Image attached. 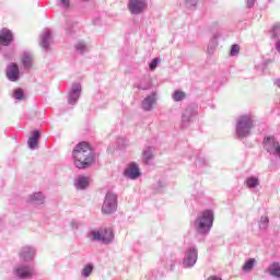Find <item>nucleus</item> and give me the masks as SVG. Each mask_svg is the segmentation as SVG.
<instances>
[{"label":"nucleus","mask_w":280,"mask_h":280,"mask_svg":"<svg viewBox=\"0 0 280 280\" xmlns=\"http://www.w3.org/2000/svg\"><path fill=\"white\" fill-rule=\"evenodd\" d=\"M73 164L78 170H86L91 167L95 161V153L88 142H80L72 151Z\"/></svg>","instance_id":"obj_1"},{"label":"nucleus","mask_w":280,"mask_h":280,"mask_svg":"<svg viewBox=\"0 0 280 280\" xmlns=\"http://www.w3.org/2000/svg\"><path fill=\"white\" fill-rule=\"evenodd\" d=\"M195 226L198 233H201L202 235L209 233L211 226H213V211L205 210L201 215L197 218Z\"/></svg>","instance_id":"obj_2"},{"label":"nucleus","mask_w":280,"mask_h":280,"mask_svg":"<svg viewBox=\"0 0 280 280\" xmlns=\"http://www.w3.org/2000/svg\"><path fill=\"white\" fill-rule=\"evenodd\" d=\"M13 275L18 279H34L36 277V268L33 265H16L13 269Z\"/></svg>","instance_id":"obj_3"},{"label":"nucleus","mask_w":280,"mask_h":280,"mask_svg":"<svg viewBox=\"0 0 280 280\" xmlns=\"http://www.w3.org/2000/svg\"><path fill=\"white\" fill-rule=\"evenodd\" d=\"M253 128V118L250 116H241L237 120L236 132L238 137H248Z\"/></svg>","instance_id":"obj_4"},{"label":"nucleus","mask_w":280,"mask_h":280,"mask_svg":"<svg viewBox=\"0 0 280 280\" xmlns=\"http://www.w3.org/2000/svg\"><path fill=\"white\" fill-rule=\"evenodd\" d=\"M18 257L24 264H32L36 257V248L32 245H24L20 248Z\"/></svg>","instance_id":"obj_5"},{"label":"nucleus","mask_w":280,"mask_h":280,"mask_svg":"<svg viewBox=\"0 0 280 280\" xmlns=\"http://www.w3.org/2000/svg\"><path fill=\"white\" fill-rule=\"evenodd\" d=\"M81 95H82V84L73 83L68 93V104H70L71 106H75Z\"/></svg>","instance_id":"obj_6"},{"label":"nucleus","mask_w":280,"mask_h":280,"mask_svg":"<svg viewBox=\"0 0 280 280\" xmlns=\"http://www.w3.org/2000/svg\"><path fill=\"white\" fill-rule=\"evenodd\" d=\"M148 8L145 0H129V12L131 14H141Z\"/></svg>","instance_id":"obj_7"},{"label":"nucleus","mask_w":280,"mask_h":280,"mask_svg":"<svg viewBox=\"0 0 280 280\" xmlns=\"http://www.w3.org/2000/svg\"><path fill=\"white\" fill-rule=\"evenodd\" d=\"M89 185H91V177L89 176L79 175L74 179V187L80 191L89 189Z\"/></svg>","instance_id":"obj_8"},{"label":"nucleus","mask_w":280,"mask_h":280,"mask_svg":"<svg viewBox=\"0 0 280 280\" xmlns=\"http://www.w3.org/2000/svg\"><path fill=\"white\" fill-rule=\"evenodd\" d=\"M86 237L91 242H100L101 244H106V236L102 230H91L88 232Z\"/></svg>","instance_id":"obj_9"},{"label":"nucleus","mask_w":280,"mask_h":280,"mask_svg":"<svg viewBox=\"0 0 280 280\" xmlns=\"http://www.w3.org/2000/svg\"><path fill=\"white\" fill-rule=\"evenodd\" d=\"M27 202L34 207H40V205H45V195L40 191L33 192L28 196Z\"/></svg>","instance_id":"obj_10"},{"label":"nucleus","mask_w":280,"mask_h":280,"mask_svg":"<svg viewBox=\"0 0 280 280\" xmlns=\"http://www.w3.org/2000/svg\"><path fill=\"white\" fill-rule=\"evenodd\" d=\"M198 261V250L196 248H190L186 254V259H184V266L191 268Z\"/></svg>","instance_id":"obj_11"},{"label":"nucleus","mask_w":280,"mask_h":280,"mask_svg":"<svg viewBox=\"0 0 280 280\" xmlns=\"http://www.w3.org/2000/svg\"><path fill=\"white\" fill-rule=\"evenodd\" d=\"M265 145L268 152L271 154H279L280 144L279 141H276L275 138H266Z\"/></svg>","instance_id":"obj_12"},{"label":"nucleus","mask_w":280,"mask_h":280,"mask_svg":"<svg viewBox=\"0 0 280 280\" xmlns=\"http://www.w3.org/2000/svg\"><path fill=\"white\" fill-rule=\"evenodd\" d=\"M125 176H127V178H131V180H135L141 176V171H139V166L136 163H131L125 171Z\"/></svg>","instance_id":"obj_13"},{"label":"nucleus","mask_w":280,"mask_h":280,"mask_svg":"<svg viewBox=\"0 0 280 280\" xmlns=\"http://www.w3.org/2000/svg\"><path fill=\"white\" fill-rule=\"evenodd\" d=\"M106 200H107L106 213H115V211H117V195L108 192Z\"/></svg>","instance_id":"obj_14"},{"label":"nucleus","mask_w":280,"mask_h":280,"mask_svg":"<svg viewBox=\"0 0 280 280\" xmlns=\"http://www.w3.org/2000/svg\"><path fill=\"white\" fill-rule=\"evenodd\" d=\"M7 77L10 82H16L19 80V65L11 63L7 69Z\"/></svg>","instance_id":"obj_15"},{"label":"nucleus","mask_w":280,"mask_h":280,"mask_svg":"<svg viewBox=\"0 0 280 280\" xmlns=\"http://www.w3.org/2000/svg\"><path fill=\"white\" fill-rule=\"evenodd\" d=\"M39 139H40V131L34 130L27 141L30 150H36V148H38Z\"/></svg>","instance_id":"obj_16"},{"label":"nucleus","mask_w":280,"mask_h":280,"mask_svg":"<svg viewBox=\"0 0 280 280\" xmlns=\"http://www.w3.org/2000/svg\"><path fill=\"white\" fill-rule=\"evenodd\" d=\"M54 45V38L51 36H43L39 40V46L44 51H50Z\"/></svg>","instance_id":"obj_17"},{"label":"nucleus","mask_w":280,"mask_h":280,"mask_svg":"<svg viewBox=\"0 0 280 280\" xmlns=\"http://www.w3.org/2000/svg\"><path fill=\"white\" fill-rule=\"evenodd\" d=\"M34 62V55L31 51H24L22 55V65L25 69H30Z\"/></svg>","instance_id":"obj_18"},{"label":"nucleus","mask_w":280,"mask_h":280,"mask_svg":"<svg viewBox=\"0 0 280 280\" xmlns=\"http://www.w3.org/2000/svg\"><path fill=\"white\" fill-rule=\"evenodd\" d=\"M74 49L77 54H79L80 56H83V54H89V44L82 40L78 42L74 45Z\"/></svg>","instance_id":"obj_19"},{"label":"nucleus","mask_w":280,"mask_h":280,"mask_svg":"<svg viewBox=\"0 0 280 280\" xmlns=\"http://www.w3.org/2000/svg\"><path fill=\"white\" fill-rule=\"evenodd\" d=\"M93 270H95V266L93 264H88L81 269L82 279H89L91 275H93Z\"/></svg>","instance_id":"obj_20"},{"label":"nucleus","mask_w":280,"mask_h":280,"mask_svg":"<svg viewBox=\"0 0 280 280\" xmlns=\"http://www.w3.org/2000/svg\"><path fill=\"white\" fill-rule=\"evenodd\" d=\"M156 104V98L154 96H148L142 102V108L143 110H152V107Z\"/></svg>","instance_id":"obj_21"},{"label":"nucleus","mask_w":280,"mask_h":280,"mask_svg":"<svg viewBox=\"0 0 280 280\" xmlns=\"http://www.w3.org/2000/svg\"><path fill=\"white\" fill-rule=\"evenodd\" d=\"M269 275H271V277H276L277 279L280 278V265H279V262L271 264V266L269 268Z\"/></svg>","instance_id":"obj_22"},{"label":"nucleus","mask_w":280,"mask_h":280,"mask_svg":"<svg viewBox=\"0 0 280 280\" xmlns=\"http://www.w3.org/2000/svg\"><path fill=\"white\" fill-rule=\"evenodd\" d=\"M12 97L13 100H18V102H23L25 100V92H23V89H15Z\"/></svg>","instance_id":"obj_23"},{"label":"nucleus","mask_w":280,"mask_h":280,"mask_svg":"<svg viewBox=\"0 0 280 280\" xmlns=\"http://www.w3.org/2000/svg\"><path fill=\"white\" fill-rule=\"evenodd\" d=\"M246 185L249 188L259 187V178L248 177L247 180H246Z\"/></svg>","instance_id":"obj_24"},{"label":"nucleus","mask_w":280,"mask_h":280,"mask_svg":"<svg viewBox=\"0 0 280 280\" xmlns=\"http://www.w3.org/2000/svg\"><path fill=\"white\" fill-rule=\"evenodd\" d=\"M254 267H255V259H254V258H250V259H248V260L245 262V265H244V267H243V270H244L245 272H250V270H253Z\"/></svg>","instance_id":"obj_25"},{"label":"nucleus","mask_w":280,"mask_h":280,"mask_svg":"<svg viewBox=\"0 0 280 280\" xmlns=\"http://www.w3.org/2000/svg\"><path fill=\"white\" fill-rule=\"evenodd\" d=\"M185 97H187V94H185L183 91H175L173 95L174 102H182V100H185Z\"/></svg>","instance_id":"obj_26"},{"label":"nucleus","mask_w":280,"mask_h":280,"mask_svg":"<svg viewBox=\"0 0 280 280\" xmlns=\"http://www.w3.org/2000/svg\"><path fill=\"white\" fill-rule=\"evenodd\" d=\"M12 43V36H0V45H4V47H8Z\"/></svg>","instance_id":"obj_27"},{"label":"nucleus","mask_w":280,"mask_h":280,"mask_svg":"<svg viewBox=\"0 0 280 280\" xmlns=\"http://www.w3.org/2000/svg\"><path fill=\"white\" fill-rule=\"evenodd\" d=\"M57 3L65 10H68V8L71 5V0H57Z\"/></svg>","instance_id":"obj_28"},{"label":"nucleus","mask_w":280,"mask_h":280,"mask_svg":"<svg viewBox=\"0 0 280 280\" xmlns=\"http://www.w3.org/2000/svg\"><path fill=\"white\" fill-rule=\"evenodd\" d=\"M269 222L270 221L268 220V217H261L260 222H259L260 229H268Z\"/></svg>","instance_id":"obj_29"},{"label":"nucleus","mask_w":280,"mask_h":280,"mask_svg":"<svg viewBox=\"0 0 280 280\" xmlns=\"http://www.w3.org/2000/svg\"><path fill=\"white\" fill-rule=\"evenodd\" d=\"M240 54V45H232L231 50H230V56H237Z\"/></svg>","instance_id":"obj_30"},{"label":"nucleus","mask_w":280,"mask_h":280,"mask_svg":"<svg viewBox=\"0 0 280 280\" xmlns=\"http://www.w3.org/2000/svg\"><path fill=\"white\" fill-rule=\"evenodd\" d=\"M151 159H152V151L151 150L144 151L143 152V161L145 163H148V161H150Z\"/></svg>","instance_id":"obj_31"},{"label":"nucleus","mask_w":280,"mask_h":280,"mask_svg":"<svg viewBox=\"0 0 280 280\" xmlns=\"http://www.w3.org/2000/svg\"><path fill=\"white\" fill-rule=\"evenodd\" d=\"M115 240V232L113 230H107V244Z\"/></svg>","instance_id":"obj_32"},{"label":"nucleus","mask_w":280,"mask_h":280,"mask_svg":"<svg viewBox=\"0 0 280 280\" xmlns=\"http://www.w3.org/2000/svg\"><path fill=\"white\" fill-rule=\"evenodd\" d=\"M70 226L73 231H78V229H80V222H78L77 220H71Z\"/></svg>","instance_id":"obj_33"},{"label":"nucleus","mask_w":280,"mask_h":280,"mask_svg":"<svg viewBox=\"0 0 280 280\" xmlns=\"http://www.w3.org/2000/svg\"><path fill=\"white\" fill-rule=\"evenodd\" d=\"M159 65V58H154L153 61L150 63L149 69L150 71H154Z\"/></svg>","instance_id":"obj_34"},{"label":"nucleus","mask_w":280,"mask_h":280,"mask_svg":"<svg viewBox=\"0 0 280 280\" xmlns=\"http://www.w3.org/2000/svg\"><path fill=\"white\" fill-rule=\"evenodd\" d=\"M0 36H12V31H10L8 28H2L0 31Z\"/></svg>","instance_id":"obj_35"},{"label":"nucleus","mask_w":280,"mask_h":280,"mask_svg":"<svg viewBox=\"0 0 280 280\" xmlns=\"http://www.w3.org/2000/svg\"><path fill=\"white\" fill-rule=\"evenodd\" d=\"M54 33L51 32L50 28H45L43 32V36H51Z\"/></svg>","instance_id":"obj_36"},{"label":"nucleus","mask_w":280,"mask_h":280,"mask_svg":"<svg viewBox=\"0 0 280 280\" xmlns=\"http://www.w3.org/2000/svg\"><path fill=\"white\" fill-rule=\"evenodd\" d=\"M273 32H279L280 30V23H276L272 27Z\"/></svg>","instance_id":"obj_37"},{"label":"nucleus","mask_w":280,"mask_h":280,"mask_svg":"<svg viewBox=\"0 0 280 280\" xmlns=\"http://www.w3.org/2000/svg\"><path fill=\"white\" fill-rule=\"evenodd\" d=\"M248 8H253L255 5V0H247Z\"/></svg>","instance_id":"obj_38"},{"label":"nucleus","mask_w":280,"mask_h":280,"mask_svg":"<svg viewBox=\"0 0 280 280\" xmlns=\"http://www.w3.org/2000/svg\"><path fill=\"white\" fill-rule=\"evenodd\" d=\"M207 280H222L221 278H218V277H215V276H211V277H209Z\"/></svg>","instance_id":"obj_39"},{"label":"nucleus","mask_w":280,"mask_h":280,"mask_svg":"<svg viewBox=\"0 0 280 280\" xmlns=\"http://www.w3.org/2000/svg\"><path fill=\"white\" fill-rule=\"evenodd\" d=\"M276 49H277V51L280 52V42H278V43L276 44Z\"/></svg>","instance_id":"obj_40"},{"label":"nucleus","mask_w":280,"mask_h":280,"mask_svg":"<svg viewBox=\"0 0 280 280\" xmlns=\"http://www.w3.org/2000/svg\"><path fill=\"white\" fill-rule=\"evenodd\" d=\"M275 84L277 85L278 89H280V79H278Z\"/></svg>","instance_id":"obj_41"},{"label":"nucleus","mask_w":280,"mask_h":280,"mask_svg":"<svg viewBox=\"0 0 280 280\" xmlns=\"http://www.w3.org/2000/svg\"><path fill=\"white\" fill-rule=\"evenodd\" d=\"M102 212L106 213V208L104 206L102 207Z\"/></svg>","instance_id":"obj_42"},{"label":"nucleus","mask_w":280,"mask_h":280,"mask_svg":"<svg viewBox=\"0 0 280 280\" xmlns=\"http://www.w3.org/2000/svg\"><path fill=\"white\" fill-rule=\"evenodd\" d=\"M68 34H73V32H68Z\"/></svg>","instance_id":"obj_43"},{"label":"nucleus","mask_w":280,"mask_h":280,"mask_svg":"<svg viewBox=\"0 0 280 280\" xmlns=\"http://www.w3.org/2000/svg\"><path fill=\"white\" fill-rule=\"evenodd\" d=\"M0 224H1V220H0Z\"/></svg>","instance_id":"obj_44"}]
</instances>
